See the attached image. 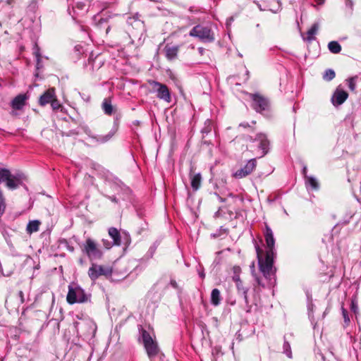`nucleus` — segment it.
<instances>
[{
	"instance_id": "nucleus-31",
	"label": "nucleus",
	"mask_w": 361,
	"mask_h": 361,
	"mask_svg": "<svg viewBox=\"0 0 361 361\" xmlns=\"http://www.w3.org/2000/svg\"><path fill=\"white\" fill-rule=\"evenodd\" d=\"M239 292L242 293L245 300L247 301V288L243 287V283L240 285V289H238Z\"/></svg>"
},
{
	"instance_id": "nucleus-16",
	"label": "nucleus",
	"mask_w": 361,
	"mask_h": 361,
	"mask_svg": "<svg viewBox=\"0 0 361 361\" xmlns=\"http://www.w3.org/2000/svg\"><path fill=\"white\" fill-rule=\"evenodd\" d=\"M190 183L191 187L193 190L197 191L201 186L202 183V176L200 173H192L190 171Z\"/></svg>"
},
{
	"instance_id": "nucleus-21",
	"label": "nucleus",
	"mask_w": 361,
	"mask_h": 361,
	"mask_svg": "<svg viewBox=\"0 0 361 361\" xmlns=\"http://www.w3.org/2000/svg\"><path fill=\"white\" fill-rule=\"evenodd\" d=\"M221 300L220 291L217 288L212 290L211 293V303L214 306H218Z\"/></svg>"
},
{
	"instance_id": "nucleus-12",
	"label": "nucleus",
	"mask_w": 361,
	"mask_h": 361,
	"mask_svg": "<svg viewBox=\"0 0 361 361\" xmlns=\"http://www.w3.org/2000/svg\"><path fill=\"white\" fill-rule=\"evenodd\" d=\"M348 97V94L345 91L337 88L331 97L332 104L334 106H339L347 99Z\"/></svg>"
},
{
	"instance_id": "nucleus-19",
	"label": "nucleus",
	"mask_w": 361,
	"mask_h": 361,
	"mask_svg": "<svg viewBox=\"0 0 361 361\" xmlns=\"http://www.w3.org/2000/svg\"><path fill=\"white\" fill-rule=\"evenodd\" d=\"M109 235L113 239V244L114 245H121V237L119 231L115 228H110L109 229Z\"/></svg>"
},
{
	"instance_id": "nucleus-20",
	"label": "nucleus",
	"mask_w": 361,
	"mask_h": 361,
	"mask_svg": "<svg viewBox=\"0 0 361 361\" xmlns=\"http://www.w3.org/2000/svg\"><path fill=\"white\" fill-rule=\"evenodd\" d=\"M128 23L136 29L140 30L141 32L144 30V23L142 20L135 17H130L128 20Z\"/></svg>"
},
{
	"instance_id": "nucleus-38",
	"label": "nucleus",
	"mask_w": 361,
	"mask_h": 361,
	"mask_svg": "<svg viewBox=\"0 0 361 361\" xmlns=\"http://www.w3.org/2000/svg\"><path fill=\"white\" fill-rule=\"evenodd\" d=\"M234 274H239L240 272V267L235 266L233 268Z\"/></svg>"
},
{
	"instance_id": "nucleus-25",
	"label": "nucleus",
	"mask_w": 361,
	"mask_h": 361,
	"mask_svg": "<svg viewBox=\"0 0 361 361\" xmlns=\"http://www.w3.org/2000/svg\"><path fill=\"white\" fill-rule=\"evenodd\" d=\"M116 131V129H114V130H111L107 135H106L104 136H100L98 138L97 141H99L100 142H107L114 135Z\"/></svg>"
},
{
	"instance_id": "nucleus-6",
	"label": "nucleus",
	"mask_w": 361,
	"mask_h": 361,
	"mask_svg": "<svg viewBox=\"0 0 361 361\" xmlns=\"http://www.w3.org/2000/svg\"><path fill=\"white\" fill-rule=\"evenodd\" d=\"M190 36L197 37L203 42H212L214 41V34L212 29L207 26L198 25L195 26L189 33Z\"/></svg>"
},
{
	"instance_id": "nucleus-43",
	"label": "nucleus",
	"mask_w": 361,
	"mask_h": 361,
	"mask_svg": "<svg viewBox=\"0 0 361 361\" xmlns=\"http://www.w3.org/2000/svg\"><path fill=\"white\" fill-rule=\"evenodd\" d=\"M318 4H322L325 0H314Z\"/></svg>"
},
{
	"instance_id": "nucleus-45",
	"label": "nucleus",
	"mask_w": 361,
	"mask_h": 361,
	"mask_svg": "<svg viewBox=\"0 0 361 361\" xmlns=\"http://www.w3.org/2000/svg\"><path fill=\"white\" fill-rule=\"evenodd\" d=\"M13 2V0H7V3L8 4H11Z\"/></svg>"
},
{
	"instance_id": "nucleus-44",
	"label": "nucleus",
	"mask_w": 361,
	"mask_h": 361,
	"mask_svg": "<svg viewBox=\"0 0 361 361\" xmlns=\"http://www.w3.org/2000/svg\"><path fill=\"white\" fill-rule=\"evenodd\" d=\"M200 276L201 278H204V274L203 272H200Z\"/></svg>"
},
{
	"instance_id": "nucleus-1",
	"label": "nucleus",
	"mask_w": 361,
	"mask_h": 361,
	"mask_svg": "<svg viewBox=\"0 0 361 361\" xmlns=\"http://www.w3.org/2000/svg\"><path fill=\"white\" fill-rule=\"evenodd\" d=\"M264 238L267 248L265 257H262V250L257 244L255 245V250L260 271L266 279L271 281L274 276L273 264L275 239L272 230L268 225H266Z\"/></svg>"
},
{
	"instance_id": "nucleus-29",
	"label": "nucleus",
	"mask_w": 361,
	"mask_h": 361,
	"mask_svg": "<svg viewBox=\"0 0 361 361\" xmlns=\"http://www.w3.org/2000/svg\"><path fill=\"white\" fill-rule=\"evenodd\" d=\"M356 79H357V77H353V78H349L348 80V87L352 91H354L355 90V87H356V84H355Z\"/></svg>"
},
{
	"instance_id": "nucleus-15",
	"label": "nucleus",
	"mask_w": 361,
	"mask_h": 361,
	"mask_svg": "<svg viewBox=\"0 0 361 361\" xmlns=\"http://www.w3.org/2000/svg\"><path fill=\"white\" fill-rule=\"evenodd\" d=\"M27 97L25 94H19L16 96L11 102L12 108L20 110L25 106Z\"/></svg>"
},
{
	"instance_id": "nucleus-47",
	"label": "nucleus",
	"mask_w": 361,
	"mask_h": 361,
	"mask_svg": "<svg viewBox=\"0 0 361 361\" xmlns=\"http://www.w3.org/2000/svg\"><path fill=\"white\" fill-rule=\"evenodd\" d=\"M347 1H349V4H352V2H351V1H350V0H347Z\"/></svg>"
},
{
	"instance_id": "nucleus-35",
	"label": "nucleus",
	"mask_w": 361,
	"mask_h": 361,
	"mask_svg": "<svg viewBox=\"0 0 361 361\" xmlns=\"http://www.w3.org/2000/svg\"><path fill=\"white\" fill-rule=\"evenodd\" d=\"M350 309L351 311H353L355 314H356L358 311V307L355 300H353L351 302Z\"/></svg>"
},
{
	"instance_id": "nucleus-10",
	"label": "nucleus",
	"mask_w": 361,
	"mask_h": 361,
	"mask_svg": "<svg viewBox=\"0 0 361 361\" xmlns=\"http://www.w3.org/2000/svg\"><path fill=\"white\" fill-rule=\"evenodd\" d=\"M249 95L252 99V106L256 111L262 112L268 109L269 103L267 99L258 93L250 94Z\"/></svg>"
},
{
	"instance_id": "nucleus-39",
	"label": "nucleus",
	"mask_w": 361,
	"mask_h": 361,
	"mask_svg": "<svg viewBox=\"0 0 361 361\" xmlns=\"http://www.w3.org/2000/svg\"><path fill=\"white\" fill-rule=\"evenodd\" d=\"M85 6V4H83L82 2L77 3V8L79 9L82 10Z\"/></svg>"
},
{
	"instance_id": "nucleus-41",
	"label": "nucleus",
	"mask_w": 361,
	"mask_h": 361,
	"mask_svg": "<svg viewBox=\"0 0 361 361\" xmlns=\"http://www.w3.org/2000/svg\"><path fill=\"white\" fill-rule=\"evenodd\" d=\"M240 126L246 128V127L249 126V125H248L247 123H242L240 124Z\"/></svg>"
},
{
	"instance_id": "nucleus-24",
	"label": "nucleus",
	"mask_w": 361,
	"mask_h": 361,
	"mask_svg": "<svg viewBox=\"0 0 361 361\" xmlns=\"http://www.w3.org/2000/svg\"><path fill=\"white\" fill-rule=\"evenodd\" d=\"M102 109L104 113L107 115H111L113 113V106L111 104V102L108 99H105L102 103Z\"/></svg>"
},
{
	"instance_id": "nucleus-28",
	"label": "nucleus",
	"mask_w": 361,
	"mask_h": 361,
	"mask_svg": "<svg viewBox=\"0 0 361 361\" xmlns=\"http://www.w3.org/2000/svg\"><path fill=\"white\" fill-rule=\"evenodd\" d=\"M283 353L287 355L288 357L291 358L292 357V352L290 349V345L288 342L285 341L283 343Z\"/></svg>"
},
{
	"instance_id": "nucleus-13",
	"label": "nucleus",
	"mask_w": 361,
	"mask_h": 361,
	"mask_svg": "<svg viewBox=\"0 0 361 361\" xmlns=\"http://www.w3.org/2000/svg\"><path fill=\"white\" fill-rule=\"evenodd\" d=\"M56 97L55 90L54 88L47 90L39 99V103L41 106H44L49 103H51L53 99Z\"/></svg>"
},
{
	"instance_id": "nucleus-33",
	"label": "nucleus",
	"mask_w": 361,
	"mask_h": 361,
	"mask_svg": "<svg viewBox=\"0 0 361 361\" xmlns=\"http://www.w3.org/2000/svg\"><path fill=\"white\" fill-rule=\"evenodd\" d=\"M34 54L36 56L37 68H39V61H40V54H39V48L37 47V46H35V47Z\"/></svg>"
},
{
	"instance_id": "nucleus-18",
	"label": "nucleus",
	"mask_w": 361,
	"mask_h": 361,
	"mask_svg": "<svg viewBox=\"0 0 361 361\" xmlns=\"http://www.w3.org/2000/svg\"><path fill=\"white\" fill-rule=\"evenodd\" d=\"M40 224L41 222L38 220L30 221L26 226V232L28 234H32V233L38 231Z\"/></svg>"
},
{
	"instance_id": "nucleus-4",
	"label": "nucleus",
	"mask_w": 361,
	"mask_h": 361,
	"mask_svg": "<svg viewBox=\"0 0 361 361\" xmlns=\"http://www.w3.org/2000/svg\"><path fill=\"white\" fill-rule=\"evenodd\" d=\"M90 294L78 285L68 286V292L66 296L67 302L70 305L75 303H84L90 300Z\"/></svg>"
},
{
	"instance_id": "nucleus-11",
	"label": "nucleus",
	"mask_w": 361,
	"mask_h": 361,
	"mask_svg": "<svg viewBox=\"0 0 361 361\" xmlns=\"http://www.w3.org/2000/svg\"><path fill=\"white\" fill-rule=\"evenodd\" d=\"M256 159H250L247 163L241 169L236 171L234 176L237 178H243L250 174L256 167Z\"/></svg>"
},
{
	"instance_id": "nucleus-42",
	"label": "nucleus",
	"mask_w": 361,
	"mask_h": 361,
	"mask_svg": "<svg viewBox=\"0 0 361 361\" xmlns=\"http://www.w3.org/2000/svg\"><path fill=\"white\" fill-rule=\"evenodd\" d=\"M302 173H303V174H304V176H307V175H306V173H307V166H304V167H303Z\"/></svg>"
},
{
	"instance_id": "nucleus-2",
	"label": "nucleus",
	"mask_w": 361,
	"mask_h": 361,
	"mask_svg": "<svg viewBox=\"0 0 361 361\" xmlns=\"http://www.w3.org/2000/svg\"><path fill=\"white\" fill-rule=\"evenodd\" d=\"M249 140L251 144L247 149L253 154L258 155V157H263L268 153L269 141L265 134L258 133L255 139L250 137Z\"/></svg>"
},
{
	"instance_id": "nucleus-40",
	"label": "nucleus",
	"mask_w": 361,
	"mask_h": 361,
	"mask_svg": "<svg viewBox=\"0 0 361 361\" xmlns=\"http://www.w3.org/2000/svg\"><path fill=\"white\" fill-rule=\"evenodd\" d=\"M18 294H19V296H20V302L22 303H23L24 302V295H23V291H21V290L19 291Z\"/></svg>"
},
{
	"instance_id": "nucleus-37",
	"label": "nucleus",
	"mask_w": 361,
	"mask_h": 361,
	"mask_svg": "<svg viewBox=\"0 0 361 361\" xmlns=\"http://www.w3.org/2000/svg\"><path fill=\"white\" fill-rule=\"evenodd\" d=\"M342 313H343V318H344V321L345 323H348L350 322V319L348 316V313H347V311L345 310V309H342Z\"/></svg>"
},
{
	"instance_id": "nucleus-34",
	"label": "nucleus",
	"mask_w": 361,
	"mask_h": 361,
	"mask_svg": "<svg viewBox=\"0 0 361 361\" xmlns=\"http://www.w3.org/2000/svg\"><path fill=\"white\" fill-rule=\"evenodd\" d=\"M233 279L236 283L237 288L240 289V285L241 284V281L240 279V275L234 274V276H233Z\"/></svg>"
},
{
	"instance_id": "nucleus-26",
	"label": "nucleus",
	"mask_w": 361,
	"mask_h": 361,
	"mask_svg": "<svg viewBox=\"0 0 361 361\" xmlns=\"http://www.w3.org/2000/svg\"><path fill=\"white\" fill-rule=\"evenodd\" d=\"M323 78L325 80L330 81L335 78V72L331 69H328L325 71Z\"/></svg>"
},
{
	"instance_id": "nucleus-32",
	"label": "nucleus",
	"mask_w": 361,
	"mask_h": 361,
	"mask_svg": "<svg viewBox=\"0 0 361 361\" xmlns=\"http://www.w3.org/2000/svg\"><path fill=\"white\" fill-rule=\"evenodd\" d=\"M52 109L54 110H57L61 107V104L59 102V101L54 97L51 102L50 103Z\"/></svg>"
},
{
	"instance_id": "nucleus-17",
	"label": "nucleus",
	"mask_w": 361,
	"mask_h": 361,
	"mask_svg": "<svg viewBox=\"0 0 361 361\" xmlns=\"http://www.w3.org/2000/svg\"><path fill=\"white\" fill-rule=\"evenodd\" d=\"M319 24L317 23H314L312 27L307 30L306 37L302 35L303 39L307 42H311L315 39V35L317 33L319 30Z\"/></svg>"
},
{
	"instance_id": "nucleus-5",
	"label": "nucleus",
	"mask_w": 361,
	"mask_h": 361,
	"mask_svg": "<svg viewBox=\"0 0 361 361\" xmlns=\"http://www.w3.org/2000/svg\"><path fill=\"white\" fill-rule=\"evenodd\" d=\"M82 251L90 261L100 259L103 252L99 245L92 238H88L82 245Z\"/></svg>"
},
{
	"instance_id": "nucleus-46",
	"label": "nucleus",
	"mask_w": 361,
	"mask_h": 361,
	"mask_svg": "<svg viewBox=\"0 0 361 361\" xmlns=\"http://www.w3.org/2000/svg\"><path fill=\"white\" fill-rule=\"evenodd\" d=\"M259 9H260L261 11H263V10H264L263 8H262V6H259Z\"/></svg>"
},
{
	"instance_id": "nucleus-30",
	"label": "nucleus",
	"mask_w": 361,
	"mask_h": 361,
	"mask_svg": "<svg viewBox=\"0 0 361 361\" xmlns=\"http://www.w3.org/2000/svg\"><path fill=\"white\" fill-rule=\"evenodd\" d=\"M250 269H251V271H252L253 276H255V279H256L257 284L259 286L264 287V284L262 282L261 279L259 277L256 276L255 274H254V272H255V263L254 262L252 263V265L250 266Z\"/></svg>"
},
{
	"instance_id": "nucleus-22",
	"label": "nucleus",
	"mask_w": 361,
	"mask_h": 361,
	"mask_svg": "<svg viewBox=\"0 0 361 361\" xmlns=\"http://www.w3.org/2000/svg\"><path fill=\"white\" fill-rule=\"evenodd\" d=\"M305 184L307 187H310L313 190L319 188V183L313 176H305Z\"/></svg>"
},
{
	"instance_id": "nucleus-8",
	"label": "nucleus",
	"mask_w": 361,
	"mask_h": 361,
	"mask_svg": "<svg viewBox=\"0 0 361 361\" xmlns=\"http://www.w3.org/2000/svg\"><path fill=\"white\" fill-rule=\"evenodd\" d=\"M112 273V269L109 266H102L92 263L88 270V276L94 281L101 276H108Z\"/></svg>"
},
{
	"instance_id": "nucleus-14",
	"label": "nucleus",
	"mask_w": 361,
	"mask_h": 361,
	"mask_svg": "<svg viewBox=\"0 0 361 361\" xmlns=\"http://www.w3.org/2000/svg\"><path fill=\"white\" fill-rule=\"evenodd\" d=\"M179 51L178 46L166 45L164 48L165 55L168 60L172 61L176 59Z\"/></svg>"
},
{
	"instance_id": "nucleus-23",
	"label": "nucleus",
	"mask_w": 361,
	"mask_h": 361,
	"mask_svg": "<svg viewBox=\"0 0 361 361\" xmlns=\"http://www.w3.org/2000/svg\"><path fill=\"white\" fill-rule=\"evenodd\" d=\"M329 51L333 54H338L341 51V47L336 41H331L328 44Z\"/></svg>"
},
{
	"instance_id": "nucleus-3",
	"label": "nucleus",
	"mask_w": 361,
	"mask_h": 361,
	"mask_svg": "<svg viewBox=\"0 0 361 361\" xmlns=\"http://www.w3.org/2000/svg\"><path fill=\"white\" fill-rule=\"evenodd\" d=\"M142 338L145 350L151 361H167L164 355L159 353L157 343L152 339L147 331H142Z\"/></svg>"
},
{
	"instance_id": "nucleus-7",
	"label": "nucleus",
	"mask_w": 361,
	"mask_h": 361,
	"mask_svg": "<svg viewBox=\"0 0 361 361\" xmlns=\"http://www.w3.org/2000/svg\"><path fill=\"white\" fill-rule=\"evenodd\" d=\"M0 182H5L8 189L15 190L21 184V176L13 175L9 170L1 169H0Z\"/></svg>"
},
{
	"instance_id": "nucleus-9",
	"label": "nucleus",
	"mask_w": 361,
	"mask_h": 361,
	"mask_svg": "<svg viewBox=\"0 0 361 361\" xmlns=\"http://www.w3.org/2000/svg\"><path fill=\"white\" fill-rule=\"evenodd\" d=\"M149 85L152 87L154 92H157V97L164 102L168 103L171 102V94L169 88L166 85L161 84L155 80L149 81Z\"/></svg>"
},
{
	"instance_id": "nucleus-36",
	"label": "nucleus",
	"mask_w": 361,
	"mask_h": 361,
	"mask_svg": "<svg viewBox=\"0 0 361 361\" xmlns=\"http://www.w3.org/2000/svg\"><path fill=\"white\" fill-rule=\"evenodd\" d=\"M102 242L106 249H110L112 247V245H114L113 243H110L107 240H103Z\"/></svg>"
},
{
	"instance_id": "nucleus-27",
	"label": "nucleus",
	"mask_w": 361,
	"mask_h": 361,
	"mask_svg": "<svg viewBox=\"0 0 361 361\" xmlns=\"http://www.w3.org/2000/svg\"><path fill=\"white\" fill-rule=\"evenodd\" d=\"M6 209V202L2 192L0 190V216L3 215Z\"/></svg>"
}]
</instances>
